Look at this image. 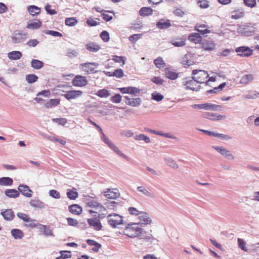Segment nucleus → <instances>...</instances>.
<instances>
[{
    "instance_id": "1",
    "label": "nucleus",
    "mask_w": 259,
    "mask_h": 259,
    "mask_svg": "<svg viewBox=\"0 0 259 259\" xmlns=\"http://www.w3.org/2000/svg\"><path fill=\"white\" fill-rule=\"evenodd\" d=\"M138 223H131L127 225L124 229V234L129 238H133L139 236L143 233V230L138 227H134L138 225Z\"/></svg>"
},
{
    "instance_id": "2",
    "label": "nucleus",
    "mask_w": 259,
    "mask_h": 259,
    "mask_svg": "<svg viewBox=\"0 0 259 259\" xmlns=\"http://www.w3.org/2000/svg\"><path fill=\"white\" fill-rule=\"evenodd\" d=\"M191 78L198 83H203L205 79L209 77L207 71L194 69L192 72Z\"/></svg>"
},
{
    "instance_id": "3",
    "label": "nucleus",
    "mask_w": 259,
    "mask_h": 259,
    "mask_svg": "<svg viewBox=\"0 0 259 259\" xmlns=\"http://www.w3.org/2000/svg\"><path fill=\"white\" fill-rule=\"evenodd\" d=\"M107 218L108 224L113 228H116L118 225L125 224L122 220V217L115 213L109 214Z\"/></svg>"
},
{
    "instance_id": "4",
    "label": "nucleus",
    "mask_w": 259,
    "mask_h": 259,
    "mask_svg": "<svg viewBox=\"0 0 259 259\" xmlns=\"http://www.w3.org/2000/svg\"><path fill=\"white\" fill-rule=\"evenodd\" d=\"M27 38V33H23L21 31H15L11 36L12 41L13 44H20L24 42Z\"/></svg>"
},
{
    "instance_id": "5",
    "label": "nucleus",
    "mask_w": 259,
    "mask_h": 259,
    "mask_svg": "<svg viewBox=\"0 0 259 259\" xmlns=\"http://www.w3.org/2000/svg\"><path fill=\"white\" fill-rule=\"evenodd\" d=\"M193 108L195 109L198 108L207 110L219 111L221 110L222 107L221 106L218 105L210 103H204L200 104H195L193 106Z\"/></svg>"
},
{
    "instance_id": "6",
    "label": "nucleus",
    "mask_w": 259,
    "mask_h": 259,
    "mask_svg": "<svg viewBox=\"0 0 259 259\" xmlns=\"http://www.w3.org/2000/svg\"><path fill=\"white\" fill-rule=\"evenodd\" d=\"M238 55L242 57H248L252 55L253 50L248 47L241 46L235 49Z\"/></svg>"
},
{
    "instance_id": "7",
    "label": "nucleus",
    "mask_w": 259,
    "mask_h": 259,
    "mask_svg": "<svg viewBox=\"0 0 259 259\" xmlns=\"http://www.w3.org/2000/svg\"><path fill=\"white\" fill-rule=\"evenodd\" d=\"M212 148L229 160H233L234 156L231 152L223 146H212Z\"/></svg>"
},
{
    "instance_id": "8",
    "label": "nucleus",
    "mask_w": 259,
    "mask_h": 259,
    "mask_svg": "<svg viewBox=\"0 0 259 259\" xmlns=\"http://www.w3.org/2000/svg\"><path fill=\"white\" fill-rule=\"evenodd\" d=\"M88 83V81L85 76L79 75H76L72 80V85L75 87H84Z\"/></svg>"
},
{
    "instance_id": "9",
    "label": "nucleus",
    "mask_w": 259,
    "mask_h": 259,
    "mask_svg": "<svg viewBox=\"0 0 259 259\" xmlns=\"http://www.w3.org/2000/svg\"><path fill=\"white\" fill-rule=\"evenodd\" d=\"M87 222L91 227H92L96 231L102 230V225L99 219L97 218L96 215H94L93 218L88 219Z\"/></svg>"
},
{
    "instance_id": "10",
    "label": "nucleus",
    "mask_w": 259,
    "mask_h": 259,
    "mask_svg": "<svg viewBox=\"0 0 259 259\" xmlns=\"http://www.w3.org/2000/svg\"><path fill=\"white\" fill-rule=\"evenodd\" d=\"M65 93L61 95L62 96L64 97L66 99L70 101L72 99H76L82 94V92L81 91H69L64 92Z\"/></svg>"
},
{
    "instance_id": "11",
    "label": "nucleus",
    "mask_w": 259,
    "mask_h": 259,
    "mask_svg": "<svg viewBox=\"0 0 259 259\" xmlns=\"http://www.w3.org/2000/svg\"><path fill=\"white\" fill-rule=\"evenodd\" d=\"M118 90L122 94H130L134 96L139 94L141 90L135 87H128L119 88Z\"/></svg>"
},
{
    "instance_id": "12",
    "label": "nucleus",
    "mask_w": 259,
    "mask_h": 259,
    "mask_svg": "<svg viewBox=\"0 0 259 259\" xmlns=\"http://www.w3.org/2000/svg\"><path fill=\"white\" fill-rule=\"evenodd\" d=\"M18 189L19 193H21L26 197L30 198L32 196L33 191L27 185L21 184L19 186Z\"/></svg>"
},
{
    "instance_id": "13",
    "label": "nucleus",
    "mask_w": 259,
    "mask_h": 259,
    "mask_svg": "<svg viewBox=\"0 0 259 259\" xmlns=\"http://www.w3.org/2000/svg\"><path fill=\"white\" fill-rule=\"evenodd\" d=\"M201 48L205 51H212L215 49V44L213 41L204 39L201 42Z\"/></svg>"
},
{
    "instance_id": "14",
    "label": "nucleus",
    "mask_w": 259,
    "mask_h": 259,
    "mask_svg": "<svg viewBox=\"0 0 259 259\" xmlns=\"http://www.w3.org/2000/svg\"><path fill=\"white\" fill-rule=\"evenodd\" d=\"M126 105L132 107H138L141 104V99L140 98H130L127 96L124 97Z\"/></svg>"
},
{
    "instance_id": "15",
    "label": "nucleus",
    "mask_w": 259,
    "mask_h": 259,
    "mask_svg": "<svg viewBox=\"0 0 259 259\" xmlns=\"http://www.w3.org/2000/svg\"><path fill=\"white\" fill-rule=\"evenodd\" d=\"M108 146L117 154L121 157L122 158L125 159L128 161H130V158L127 157L123 153H122V152L118 149V148L114 144V143L112 142Z\"/></svg>"
},
{
    "instance_id": "16",
    "label": "nucleus",
    "mask_w": 259,
    "mask_h": 259,
    "mask_svg": "<svg viewBox=\"0 0 259 259\" xmlns=\"http://www.w3.org/2000/svg\"><path fill=\"white\" fill-rule=\"evenodd\" d=\"M171 26L170 21L161 19L156 22V27L160 29H165Z\"/></svg>"
},
{
    "instance_id": "17",
    "label": "nucleus",
    "mask_w": 259,
    "mask_h": 259,
    "mask_svg": "<svg viewBox=\"0 0 259 259\" xmlns=\"http://www.w3.org/2000/svg\"><path fill=\"white\" fill-rule=\"evenodd\" d=\"M139 219L140 220L141 224L147 225L152 222V220L149 217V215L147 213L141 211L139 212Z\"/></svg>"
},
{
    "instance_id": "18",
    "label": "nucleus",
    "mask_w": 259,
    "mask_h": 259,
    "mask_svg": "<svg viewBox=\"0 0 259 259\" xmlns=\"http://www.w3.org/2000/svg\"><path fill=\"white\" fill-rule=\"evenodd\" d=\"M98 65V64L95 62H88L80 64V66H81L84 71H87L88 73L96 72L97 71H95L94 68L92 67L91 66H97Z\"/></svg>"
},
{
    "instance_id": "19",
    "label": "nucleus",
    "mask_w": 259,
    "mask_h": 259,
    "mask_svg": "<svg viewBox=\"0 0 259 259\" xmlns=\"http://www.w3.org/2000/svg\"><path fill=\"white\" fill-rule=\"evenodd\" d=\"M195 81L192 78L191 79L187 80L185 82H183L184 85H186V88L187 90H190L193 91L197 92L199 91L201 88L200 85H198L196 87H192L195 84Z\"/></svg>"
},
{
    "instance_id": "20",
    "label": "nucleus",
    "mask_w": 259,
    "mask_h": 259,
    "mask_svg": "<svg viewBox=\"0 0 259 259\" xmlns=\"http://www.w3.org/2000/svg\"><path fill=\"white\" fill-rule=\"evenodd\" d=\"M1 214L5 220L8 221H12L15 218L14 212L11 209H8L4 211H2Z\"/></svg>"
},
{
    "instance_id": "21",
    "label": "nucleus",
    "mask_w": 259,
    "mask_h": 259,
    "mask_svg": "<svg viewBox=\"0 0 259 259\" xmlns=\"http://www.w3.org/2000/svg\"><path fill=\"white\" fill-rule=\"evenodd\" d=\"M85 49L91 52H97L100 49V46L94 42H90L85 45Z\"/></svg>"
},
{
    "instance_id": "22",
    "label": "nucleus",
    "mask_w": 259,
    "mask_h": 259,
    "mask_svg": "<svg viewBox=\"0 0 259 259\" xmlns=\"http://www.w3.org/2000/svg\"><path fill=\"white\" fill-rule=\"evenodd\" d=\"M69 211L72 214L79 215L81 213L82 207L78 204H72L68 207Z\"/></svg>"
},
{
    "instance_id": "23",
    "label": "nucleus",
    "mask_w": 259,
    "mask_h": 259,
    "mask_svg": "<svg viewBox=\"0 0 259 259\" xmlns=\"http://www.w3.org/2000/svg\"><path fill=\"white\" fill-rule=\"evenodd\" d=\"M203 117L212 120H219L222 116L221 115H218L215 113L204 112L202 114Z\"/></svg>"
},
{
    "instance_id": "24",
    "label": "nucleus",
    "mask_w": 259,
    "mask_h": 259,
    "mask_svg": "<svg viewBox=\"0 0 259 259\" xmlns=\"http://www.w3.org/2000/svg\"><path fill=\"white\" fill-rule=\"evenodd\" d=\"M5 195L11 198H16L20 196L18 190L14 189H7L5 191Z\"/></svg>"
},
{
    "instance_id": "25",
    "label": "nucleus",
    "mask_w": 259,
    "mask_h": 259,
    "mask_svg": "<svg viewBox=\"0 0 259 259\" xmlns=\"http://www.w3.org/2000/svg\"><path fill=\"white\" fill-rule=\"evenodd\" d=\"M104 195L107 198L115 199L119 197L120 194L118 191L114 192L111 189H108L104 192Z\"/></svg>"
},
{
    "instance_id": "26",
    "label": "nucleus",
    "mask_w": 259,
    "mask_h": 259,
    "mask_svg": "<svg viewBox=\"0 0 259 259\" xmlns=\"http://www.w3.org/2000/svg\"><path fill=\"white\" fill-rule=\"evenodd\" d=\"M165 76L171 80H175L178 77V73L177 72L171 70L169 68H165Z\"/></svg>"
},
{
    "instance_id": "27",
    "label": "nucleus",
    "mask_w": 259,
    "mask_h": 259,
    "mask_svg": "<svg viewBox=\"0 0 259 259\" xmlns=\"http://www.w3.org/2000/svg\"><path fill=\"white\" fill-rule=\"evenodd\" d=\"M8 57L11 60H17L22 57V54L20 51H14L9 53Z\"/></svg>"
},
{
    "instance_id": "28",
    "label": "nucleus",
    "mask_w": 259,
    "mask_h": 259,
    "mask_svg": "<svg viewBox=\"0 0 259 259\" xmlns=\"http://www.w3.org/2000/svg\"><path fill=\"white\" fill-rule=\"evenodd\" d=\"M12 236L15 239H21L24 236L23 231L18 229H13L11 231Z\"/></svg>"
},
{
    "instance_id": "29",
    "label": "nucleus",
    "mask_w": 259,
    "mask_h": 259,
    "mask_svg": "<svg viewBox=\"0 0 259 259\" xmlns=\"http://www.w3.org/2000/svg\"><path fill=\"white\" fill-rule=\"evenodd\" d=\"M188 39L195 44L199 43L202 41V37L199 33H194L188 36Z\"/></svg>"
},
{
    "instance_id": "30",
    "label": "nucleus",
    "mask_w": 259,
    "mask_h": 259,
    "mask_svg": "<svg viewBox=\"0 0 259 259\" xmlns=\"http://www.w3.org/2000/svg\"><path fill=\"white\" fill-rule=\"evenodd\" d=\"M13 184V180L10 177H2L0 178V186H10Z\"/></svg>"
},
{
    "instance_id": "31",
    "label": "nucleus",
    "mask_w": 259,
    "mask_h": 259,
    "mask_svg": "<svg viewBox=\"0 0 259 259\" xmlns=\"http://www.w3.org/2000/svg\"><path fill=\"white\" fill-rule=\"evenodd\" d=\"M28 11L29 14L32 16L38 15L40 13V9L34 5L29 6L28 7Z\"/></svg>"
},
{
    "instance_id": "32",
    "label": "nucleus",
    "mask_w": 259,
    "mask_h": 259,
    "mask_svg": "<svg viewBox=\"0 0 259 259\" xmlns=\"http://www.w3.org/2000/svg\"><path fill=\"white\" fill-rule=\"evenodd\" d=\"M30 204L32 207H38L39 208H44L46 206L44 202L36 198L32 199L30 202Z\"/></svg>"
},
{
    "instance_id": "33",
    "label": "nucleus",
    "mask_w": 259,
    "mask_h": 259,
    "mask_svg": "<svg viewBox=\"0 0 259 259\" xmlns=\"http://www.w3.org/2000/svg\"><path fill=\"white\" fill-rule=\"evenodd\" d=\"M44 65V63L39 60L33 59L31 62V67L35 69H40L43 67Z\"/></svg>"
},
{
    "instance_id": "34",
    "label": "nucleus",
    "mask_w": 259,
    "mask_h": 259,
    "mask_svg": "<svg viewBox=\"0 0 259 259\" xmlns=\"http://www.w3.org/2000/svg\"><path fill=\"white\" fill-rule=\"evenodd\" d=\"M153 10L150 7H142L139 11V14L141 16H147L152 15Z\"/></svg>"
},
{
    "instance_id": "35",
    "label": "nucleus",
    "mask_w": 259,
    "mask_h": 259,
    "mask_svg": "<svg viewBox=\"0 0 259 259\" xmlns=\"http://www.w3.org/2000/svg\"><path fill=\"white\" fill-rule=\"evenodd\" d=\"M60 103V100L58 99H51L47 101L45 105L47 108H51L57 106Z\"/></svg>"
},
{
    "instance_id": "36",
    "label": "nucleus",
    "mask_w": 259,
    "mask_h": 259,
    "mask_svg": "<svg viewBox=\"0 0 259 259\" xmlns=\"http://www.w3.org/2000/svg\"><path fill=\"white\" fill-rule=\"evenodd\" d=\"M226 82H223L218 87H215L213 89L207 91L205 93V94L208 95V94H215L222 90V89L226 86Z\"/></svg>"
},
{
    "instance_id": "37",
    "label": "nucleus",
    "mask_w": 259,
    "mask_h": 259,
    "mask_svg": "<svg viewBox=\"0 0 259 259\" xmlns=\"http://www.w3.org/2000/svg\"><path fill=\"white\" fill-rule=\"evenodd\" d=\"M95 95L100 98H107L110 96L111 94L110 91L106 89H103L99 90Z\"/></svg>"
},
{
    "instance_id": "38",
    "label": "nucleus",
    "mask_w": 259,
    "mask_h": 259,
    "mask_svg": "<svg viewBox=\"0 0 259 259\" xmlns=\"http://www.w3.org/2000/svg\"><path fill=\"white\" fill-rule=\"evenodd\" d=\"M42 25V22L40 20H37V22H34L28 23L26 28L31 29H37L40 28Z\"/></svg>"
},
{
    "instance_id": "39",
    "label": "nucleus",
    "mask_w": 259,
    "mask_h": 259,
    "mask_svg": "<svg viewBox=\"0 0 259 259\" xmlns=\"http://www.w3.org/2000/svg\"><path fill=\"white\" fill-rule=\"evenodd\" d=\"M25 79L28 83H33L37 81L38 77L34 74H29L26 75Z\"/></svg>"
},
{
    "instance_id": "40",
    "label": "nucleus",
    "mask_w": 259,
    "mask_h": 259,
    "mask_svg": "<svg viewBox=\"0 0 259 259\" xmlns=\"http://www.w3.org/2000/svg\"><path fill=\"white\" fill-rule=\"evenodd\" d=\"M88 206L92 208L100 207L101 210H105V208L102 206L100 203L96 201L92 200L87 203Z\"/></svg>"
},
{
    "instance_id": "41",
    "label": "nucleus",
    "mask_w": 259,
    "mask_h": 259,
    "mask_svg": "<svg viewBox=\"0 0 259 259\" xmlns=\"http://www.w3.org/2000/svg\"><path fill=\"white\" fill-rule=\"evenodd\" d=\"M66 195L67 197L70 200H75L78 196L77 192L71 189H68L67 190Z\"/></svg>"
},
{
    "instance_id": "42",
    "label": "nucleus",
    "mask_w": 259,
    "mask_h": 259,
    "mask_svg": "<svg viewBox=\"0 0 259 259\" xmlns=\"http://www.w3.org/2000/svg\"><path fill=\"white\" fill-rule=\"evenodd\" d=\"M232 14L231 18L235 20L243 17L244 15V12L240 10H234L232 12Z\"/></svg>"
},
{
    "instance_id": "43",
    "label": "nucleus",
    "mask_w": 259,
    "mask_h": 259,
    "mask_svg": "<svg viewBox=\"0 0 259 259\" xmlns=\"http://www.w3.org/2000/svg\"><path fill=\"white\" fill-rule=\"evenodd\" d=\"M77 23V19L74 17L66 18L65 20L66 25L73 26Z\"/></svg>"
},
{
    "instance_id": "44",
    "label": "nucleus",
    "mask_w": 259,
    "mask_h": 259,
    "mask_svg": "<svg viewBox=\"0 0 259 259\" xmlns=\"http://www.w3.org/2000/svg\"><path fill=\"white\" fill-rule=\"evenodd\" d=\"M253 79V77L252 74H245L241 77L240 82L243 84H247Z\"/></svg>"
},
{
    "instance_id": "45",
    "label": "nucleus",
    "mask_w": 259,
    "mask_h": 259,
    "mask_svg": "<svg viewBox=\"0 0 259 259\" xmlns=\"http://www.w3.org/2000/svg\"><path fill=\"white\" fill-rule=\"evenodd\" d=\"M164 161L167 165L173 168H177L178 166L176 162L171 158L166 157L164 158Z\"/></svg>"
},
{
    "instance_id": "46",
    "label": "nucleus",
    "mask_w": 259,
    "mask_h": 259,
    "mask_svg": "<svg viewBox=\"0 0 259 259\" xmlns=\"http://www.w3.org/2000/svg\"><path fill=\"white\" fill-rule=\"evenodd\" d=\"M154 64L156 66V67L159 68L164 67L165 66V63H164L162 58L160 57L157 58L154 60Z\"/></svg>"
},
{
    "instance_id": "47",
    "label": "nucleus",
    "mask_w": 259,
    "mask_h": 259,
    "mask_svg": "<svg viewBox=\"0 0 259 259\" xmlns=\"http://www.w3.org/2000/svg\"><path fill=\"white\" fill-rule=\"evenodd\" d=\"M134 139L136 140L139 141H144L146 143H149L150 142V138L144 134H140L135 136Z\"/></svg>"
},
{
    "instance_id": "48",
    "label": "nucleus",
    "mask_w": 259,
    "mask_h": 259,
    "mask_svg": "<svg viewBox=\"0 0 259 259\" xmlns=\"http://www.w3.org/2000/svg\"><path fill=\"white\" fill-rule=\"evenodd\" d=\"M17 215L19 218L22 220L24 222H29L31 221V218L27 214L22 212H18L17 214Z\"/></svg>"
},
{
    "instance_id": "49",
    "label": "nucleus",
    "mask_w": 259,
    "mask_h": 259,
    "mask_svg": "<svg viewBox=\"0 0 259 259\" xmlns=\"http://www.w3.org/2000/svg\"><path fill=\"white\" fill-rule=\"evenodd\" d=\"M112 59L116 63H122L123 65L125 63L126 58L124 56L113 55Z\"/></svg>"
},
{
    "instance_id": "50",
    "label": "nucleus",
    "mask_w": 259,
    "mask_h": 259,
    "mask_svg": "<svg viewBox=\"0 0 259 259\" xmlns=\"http://www.w3.org/2000/svg\"><path fill=\"white\" fill-rule=\"evenodd\" d=\"M164 98L163 96L159 93L155 92L151 95V99L157 102L161 101Z\"/></svg>"
},
{
    "instance_id": "51",
    "label": "nucleus",
    "mask_w": 259,
    "mask_h": 259,
    "mask_svg": "<svg viewBox=\"0 0 259 259\" xmlns=\"http://www.w3.org/2000/svg\"><path fill=\"white\" fill-rule=\"evenodd\" d=\"M61 255L56 258V259H66L70 258L71 256V251H61L60 252Z\"/></svg>"
},
{
    "instance_id": "52",
    "label": "nucleus",
    "mask_w": 259,
    "mask_h": 259,
    "mask_svg": "<svg viewBox=\"0 0 259 259\" xmlns=\"http://www.w3.org/2000/svg\"><path fill=\"white\" fill-rule=\"evenodd\" d=\"M238 247L242 250L248 252V250L246 247V242L241 238L237 239Z\"/></svg>"
},
{
    "instance_id": "53",
    "label": "nucleus",
    "mask_w": 259,
    "mask_h": 259,
    "mask_svg": "<svg viewBox=\"0 0 259 259\" xmlns=\"http://www.w3.org/2000/svg\"><path fill=\"white\" fill-rule=\"evenodd\" d=\"M100 37L104 42H108L110 39L109 33L106 30L103 31L100 34Z\"/></svg>"
},
{
    "instance_id": "54",
    "label": "nucleus",
    "mask_w": 259,
    "mask_h": 259,
    "mask_svg": "<svg viewBox=\"0 0 259 259\" xmlns=\"http://www.w3.org/2000/svg\"><path fill=\"white\" fill-rule=\"evenodd\" d=\"M44 32L46 34L51 35L54 36L62 37L63 36L62 34L60 32L54 30H46L44 31Z\"/></svg>"
},
{
    "instance_id": "55",
    "label": "nucleus",
    "mask_w": 259,
    "mask_h": 259,
    "mask_svg": "<svg viewBox=\"0 0 259 259\" xmlns=\"http://www.w3.org/2000/svg\"><path fill=\"white\" fill-rule=\"evenodd\" d=\"M244 5L247 7L252 8H254L256 4V0H243Z\"/></svg>"
},
{
    "instance_id": "56",
    "label": "nucleus",
    "mask_w": 259,
    "mask_h": 259,
    "mask_svg": "<svg viewBox=\"0 0 259 259\" xmlns=\"http://www.w3.org/2000/svg\"><path fill=\"white\" fill-rule=\"evenodd\" d=\"M48 139L52 142H58L62 145H64L66 144V141L63 139L57 138L53 136H49Z\"/></svg>"
},
{
    "instance_id": "57",
    "label": "nucleus",
    "mask_w": 259,
    "mask_h": 259,
    "mask_svg": "<svg viewBox=\"0 0 259 259\" xmlns=\"http://www.w3.org/2000/svg\"><path fill=\"white\" fill-rule=\"evenodd\" d=\"M121 96L119 94H116L110 98V101L114 103H119L121 101Z\"/></svg>"
},
{
    "instance_id": "58",
    "label": "nucleus",
    "mask_w": 259,
    "mask_h": 259,
    "mask_svg": "<svg viewBox=\"0 0 259 259\" xmlns=\"http://www.w3.org/2000/svg\"><path fill=\"white\" fill-rule=\"evenodd\" d=\"M209 2L207 0H198L197 4L202 9H206L209 7Z\"/></svg>"
},
{
    "instance_id": "59",
    "label": "nucleus",
    "mask_w": 259,
    "mask_h": 259,
    "mask_svg": "<svg viewBox=\"0 0 259 259\" xmlns=\"http://www.w3.org/2000/svg\"><path fill=\"white\" fill-rule=\"evenodd\" d=\"M182 63L183 65H184V66L186 68L192 65V63L189 60L188 56L187 55H185L183 57L182 61Z\"/></svg>"
},
{
    "instance_id": "60",
    "label": "nucleus",
    "mask_w": 259,
    "mask_h": 259,
    "mask_svg": "<svg viewBox=\"0 0 259 259\" xmlns=\"http://www.w3.org/2000/svg\"><path fill=\"white\" fill-rule=\"evenodd\" d=\"M52 120L59 125H64L67 123V120L64 118H53Z\"/></svg>"
},
{
    "instance_id": "61",
    "label": "nucleus",
    "mask_w": 259,
    "mask_h": 259,
    "mask_svg": "<svg viewBox=\"0 0 259 259\" xmlns=\"http://www.w3.org/2000/svg\"><path fill=\"white\" fill-rule=\"evenodd\" d=\"M151 81L157 85H161L164 82L160 77L155 76L151 79Z\"/></svg>"
},
{
    "instance_id": "62",
    "label": "nucleus",
    "mask_w": 259,
    "mask_h": 259,
    "mask_svg": "<svg viewBox=\"0 0 259 259\" xmlns=\"http://www.w3.org/2000/svg\"><path fill=\"white\" fill-rule=\"evenodd\" d=\"M49 194L50 196L55 199H59L60 198V193L56 190H51L49 191Z\"/></svg>"
},
{
    "instance_id": "63",
    "label": "nucleus",
    "mask_w": 259,
    "mask_h": 259,
    "mask_svg": "<svg viewBox=\"0 0 259 259\" xmlns=\"http://www.w3.org/2000/svg\"><path fill=\"white\" fill-rule=\"evenodd\" d=\"M112 75H113V76L120 78L123 76V72L121 69H117L115 70Z\"/></svg>"
},
{
    "instance_id": "64",
    "label": "nucleus",
    "mask_w": 259,
    "mask_h": 259,
    "mask_svg": "<svg viewBox=\"0 0 259 259\" xmlns=\"http://www.w3.org/2000/svg\"><path fill=\"white\" fill-rule=\"evenodd\" d=\"M51 6L48 4L45 6V10L47 12V13L51 15H53L57 14V11L55 10L52 9H51Z\"/></svg>"
}]
</instances>
